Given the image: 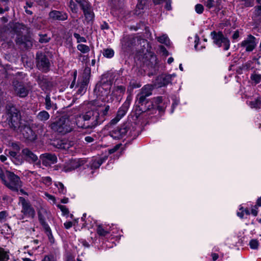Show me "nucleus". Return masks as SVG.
Instances as JSON below:
<instances>
[{
	"mask_svg": "<svg viewBox=\"0 0 261 261\" xmlns=\"http://www.w3.org/2000/svg\"><path fill=\"white\" fill-rule=\"evenodd\" d=\"M103 122L102 117H100L99 111L93 109L88 111L79 116L76 120L79 127L86 129H93Z\"/></svg>",
	"mask_w": 261,
	"mask_h": 261,
	"instance_id": "nucleus-1",
	"label": "nucleus"
},
{
	"mask_svg": "<svg viewBox=\"0 0 261 261\" xmlns=\"http://www.w3.org/2000/svg\"><path fill=\"white\" fill-rule=\"evenodd\" d=\"M49 126L54 132L64 135L74 129V122L68 117L63 116L51 123Z\"/></svg>",
	"mask_w": 261,
	"mask_h": 261,
	"instance_id": "nucleus-2",
	"label": "nucleus"
},
{
	"mask_svg": "<svg viewBox=\"0 0 261 261\" xmlns=\"http://www.w3.org/2000/svg\"><path fill=\"white\" fill-rule=\"evenodd\" d=\"M139 135L136 126L126 122L110 132V136L114 139H120L125 136L136 138Z\"/></svg>",
	"mask_w": 261,
	"mask_h": 261,
	"instance_id": "nucleus-3",
	"label": "nucleus"
},
{
	"mask_svg": "<svg viewBox=\"0 0 261 261\" xmlns=\"http://www.w3.org/2000/svg\"><path fill=\"white\" fill-rule=\"evenodd\" d=\"M6 121L9 127L14 130H17L21 127L22 124L20 111L11 104L6 106Z\"/></svg>",
	"mask_w": 261,
	"mask_h": 261,
	"instance_id": "nucleus-4",
	"label": "nucleus"
},
{
	"mask_svg": "<svg viewBox=\"0 0 261 261\" xmlns=\"http://www.w3.org/2000/svg\"><path fill=\"white\" fill-rule=\"evenodd\" d=\"M6 176L8 180L3 178V175H0V177L3 180L4 184L10 190L13 191H18L19 189L22 187V181L19 177L15 175L13 172L7 171Z\"/></svg>",
	"mask_w": 261,
	"mask_h": 261,
	"instance_id": "nucleus-5",
	"label": "nucleus"
},
{
	"mask_svg": "<svg viewBox=\"0 0 261 261\" xmlns=\"http://www.w3.org/2000/svg\"><path fill=\"white\" fill-rule=\"evenodd\" d=\"M112 83L110 81H100L97 83L94 90V93L100 98L107 97L110 92Z\"/></svg>",
	"mask_w": 261,
	"mask_h": 261,
	"instance_id": "nucleus-6",
	"label": "nucleus"
},
{
	"mask_svg": "<svg viewBox=\"0 0 261 261\" xmlns=\"http://www.w3.org/2000/svg\"><path fill=\"white\" fill-rule=\"evenodd\" d=\"M211 36L213 42L219 47L222 46V44L224 46V49L227 50L230 47L229 40L224 36L222 32L213 31L211 33Z\"/></svg>",
	"mask_w": 261,
	"mask_h": 261,
	"instance_id": "nucleus-7",
	"label": "nucleus"
},
{
	"mask_svg": "<svg viewBox=\"0 0 261 261\" xmlns=\"http://www.w3.org/2000/svg\"><path fill=\"white\" fill-rule=\"evenodd\" d=\"M19 200L22 206L21 213L23 215L21 219H23L24 217L34 218L35 216V211L30 201L22 197H19Z\"/></svg>",
	"mask_w": 261,
	"mask_h": 261,
	"instance_id": "nucleus-8",
	"label": "nucleus"
},
{
	"mask_svg": "<svg viewBox=\"0 0 261 261\" xmlns=\"http://www.w3.org/2000/svg\"><path fill=\"white\" fill-rule=\"evenodd\" d=\"M75 2L83 10L87 22L88 23L92 22L94 18V14L90 3L86 0H75Z\"/></svg>",
	"mask_w": 261,
	"mask_h": 261,
	"instance_id": "nucleus-9",
	"label": "nucleus"
},
{
	"mask_svg": "<svg viewBox=\"0 0 261 261\" xmlns=\"http://www.w3.org/2000/svg\"><path fill=\"white\" fill-rule=\"evenodd\" d=\"M12 86L16 96L20 98H24L28 95L30 88L24 83L15 80L12 82Z\"/></svg>",
	"mask_w": 261,
	"mask_h": 261,
	"instance_id": "nucleus-10",
	"label": "nucleus"
},
{
	"mask_svg": "<svg viewBox=\"0 0 261 261\" xmlns=\"http://www.w3.org/2000/svg\"><path fill=\"white\" fill-rule=\"evenodd\" d=\"M153 86L152 85H146L140 90V92L137 95V99L139 104L143 106L144 103L148 102L147 97L152 94Z\"/></svg>",
	"mask_w": 261,
	"mask_h": 261,
	"instance_id": "nucleus-11",
	"label": "nucleus"
},
{
	"mask_svg": "<svg viewBox=\"0 0 261 261\" xmlns=\"http://www.w3.org/2000/svg\"><path fill=\"white\" fill-rule=\"evenodd\" d=\"M37 66L43 72H46L49 70L50 62L46 55L42 53H37L36 55Z\"/></svg>",
	"mask_w": 261,
	"mask_h": 261,
	"instance_id": "nucleus-12",
	"label": "nucleus"
},
{
	"mask_svg": "<svg viewBox=\"0 0 261 261\" xmlns=\"http://www.w3.org/2000/svg\"><path fill=\"white\" fill-rule=\"evenodd\" d=\"M241 46L245 48L247 52L253 51L257 45L256 38L253 35L249 34L240 44Z\"/></svg>",
	"mask_w": 261,
	"mask_h": 261,
	"instance_id": "nucleus-13",
	"label": "nucleus"
},
{
	"mask_svg": "<svg viewBox=\"0 0 261 261\" xmlns=\"http://www.w3.org/2000/svg\"><path fill=\"white\" fill-rule=\"evenodd\" d=\"M85 163V160L81 159L70 160L65 163L63 170L66 172H70L83 165Z\"/></svg>",
	"mask_w": 261,
	"mask_h": 261,
	"instance_id": "nucleus-14",
	"label": "nucleus"
},
{
	"mask_svg": "<svg viewBox=\"0 0 261 261\" xmlns=\"http://www.w3.org/2000/svg\"><path fill=\"white\" fill-rule=\"evenodd\" d=\"M20 131L26 141L32 142L36 140L37 136L30 126L25 125Z\"/></svg>",
	"mask_w": 261,
	"mask_h": 261,
	"instance_id": "nucleus-15",
	"label": "nucleus"
},
{
	"mask_svg": "<svg viewBox=\"0 0 261 261\" xmlns=\"http://www.w3.org/2000/svg\"><path fill=\"white\" fill-rule=\"evenodd\" d=\"M42 164L45 166H50L57 162V156L54 154L45 153L41 156Z\"/></svg>",
	"mask_w": 261,
	"mask_h": 261,
	"instance_id": "nucleus-16",
	"label": "nucleus"
},
{
	"mask_svg": "<svg viewBox=\"0 0 261 261\" xmlns=\"http://www.w3.org/2000/svg\"><path fill=\"white\" fill-rule=\"evenodd\" d=\"M48 15L50 18L54 20L64 21L68 19L67 14L63 11L52 10Z\"/></svg>",
	"mask_w": 261,
	"mask_h": 261,
	"instance_id": "nucleus-17",
	"label": "nucleus"
},
{
	"mask_svg": "<svg viewBox=\"0 0 261 261\" xmlns=\"http://www.w3.org/2000/svg\"><path fill=\"white\" fill-rule=\"evenodd\" d=\"M22 154L25 160L30 163H34L38 160L37 156L28 148L22 149Z\"/></svg>",
	"mask_w": 261,
	"mask_h": 261,
	"instance_id": "nucleus-18",
	"label": "nucleus"
},
{
	"mask_svg": "<svg viewBox=\"0 0 261 261\" xmlns=\"http://www.w3.org/2000/svg\"><path fill=\"white\" fill-rule=\"evenodd\" d=\"M17 44L28 48L32 46V42L25 36H18L16 39Z\"/></svg>",
	"mask_w": 261,
	"mask_h": 261,
	"instance_id": "nucleus-19",
	"label": "nucleus"
},
{
	"mask_svg": "<svg viewBox=\"0 0 261 261\" xmlns=\"http://www.w3.org/2000/svg\"><path fill=\"white\" fill-rule=\"evenodd\" d=\"M34 77L41 88H44L48 86L49 81L44 75L35 74Z\"/></svg>",
	"mask_w": 261,
	"mask_h": 261,
	"instance_id": "nucleus-20",
	"label": "nucleus"
},
{
	"mask_svg": "<svg viewBox=\"0 0 261 261\" xmlns=\"http://www.w3.org/2000/svg\"><path fill=\"white\" fill-rule=\"evenodd\" d=\"M203 4L207 9L210 10L215 8L218 11L220 10L221 0H203Z\"/></svg>",
	"mask_w": 261,
	"mask_h": 261,
	"instance_id": "nucleus-21",
	"label": "nucleus"
},
{
	"mask_svg": "<svg viewBox=\"0 0 261 261\" xmlns=\"http://www.w3.org/2000/svg\"><path fill=\"white\" fill-rule=\"evenodd\" d=\"M176 75L165 74L161 75L159 78L160 86H165L171 83L173 77H175Z\"/></svg>",
	"mask_w": 261,
	"mask_h": 261,
	"instance_id": "nucleus-22",
	"label": "nucleus"
},
{
	"mask_svg": "<svg viewBox=\"0 0 261 261\" xmlns=\"http://www.w3.org/2000/svg\"><path fill=\"white\" fill-rule=\"evenodd\" d=\"M50 118L49 114L45 110L40 111L36 115V119L38 121L45 123Z\"/></svg>",
	"mask_w": 261,
	"mask_h": 261,
	"instance_id": "nucleus-23",
	"label": "nucleus"
},
{
	"mask_svg": "<svg viewBox=\"0 0 261 261\" xmlns=\"http://www.w3.org/2000/svg\"><path fill=\"white\" fill-rule=\"evenodd\" d=\"M95 110H98L99 111L100 117H102L103 119V122L106 119V117L109 115V112L110 111V107L109 105L105 104L103 106H100Z\"/></svg>",
	"mask_w": 261,
	"mask_h": 261,
	"instance_id": "nucleus-24",
	"label": "nucleus"
},
{
	"mask_svg": "<svg viewBox=\"0 0 261 261\" xmlns=\"http://www.w3.org/2000/svg\"><path fill=\"white\" fill-rule=\"evenodd\" d=\"M129 106V102L126 101L124 103L119 109L117 116L120 119L125 115Z\"/></svg>",
	"mask_w": 261,
	"mask_h": 261,
	"instance_id": "nucleus-25",
	"label": "nucleus"
},
{
	"mask_svg": "<svg viewBox=\"0 0 261 261\" xmlns=\"http://www.w3.org/2000/svg\"><path fill=\"white\" fill-rule=\"evenodd\" d=\"M91 75V68L88 67H85L82 73L80 81H83L85 83H89Z\"/></svg>",
	"mask_w": 261,
	"mask_h": 261,
	"instance_id": "nucleus-26",
	"label": "nucleus"
},
{
	"mask_svg": "<svg viewBox=\"0 0 261 261\" xmlns=\"http://www.w3.org/2000/svg\"><path fill=\"white\" fill-rule=\"evenodd\" d=\"M39 221L43 228L47 227L49 226L45 222V216L47 215L45 210H39L38 213Z\"/></svg>",
	"mask_w": 261,
	"mask_h": 261,
	"instance_id": "nucleus-27",
	"label": "nucleus"
},
{
	"mask_svg": "<svg viewBox=\"0 0 261 261\" xmlns=\"http://www.w3.org/2000/svg\"><path fill=\"white\" fill-rule=\"evenodd\" d=\"M88 83H85L83 81L80 82L76 85V87L78 88L76 93L77 94L82 95L86 91Z\"/></svg>",
	"mask_w": 261,
	"mask_h": 261,
	"instance_id": "nucleus-28",
	"label": "nucleus"
},
{
	"mask_svg": "<svg viewBox=\"0 0 261 261\" xmlns=\"http://www.w3.org/2000/svg\"><path fill=\"white\" fill-rule=\"evenodd\" d=\"M45 109L47 110H50L51 108H54V110L57 109L56 104H54L50 100L49 95H47L45 98Z\"/></svg>",
	"mask_w": 261,
	"mask_h": 261,
	"instance_id": "nucleus-29",
	"label": "nucleus"
},
{
	"mask_svg": "<svg viewBox=\"0 0 261 261\" xmlns=\"http://www.w3.org/2000/svg\"><path fill=\"white\" fill-rule=\"evenodd\" d=\"M9 252L5 251L3 248H0V261H8L9 258Z\"/></svg>",
	"mask_w": 261,
	"mask_h": 261,
	"instance_id": "nucleus-30",
	"label": "nucleus"
},
{
	"mask_svg": "<svg viewBox=\"0 0 261 261\" xmlns=\"http://www.w3.org/2000/svg\"><path fill=\"white\" fill-rule=\"evenodd\" d=\"M141 86V84L139 82L133 79L129 82L128 90H133L134 89L140 88Z\"/></svg>",
	"mask_w": 261,
	"mask_h": 261,
	"instance_id": "nucleus-31",
	"label": "nucleus"
},
{
	"mask_svg": "<svg viewBox=\"0 0 261 261\" xmlns=\"http://www.w3.org/2000/svg\"><path fill=\"white\" fill-rule=\"evenodd\" d=\"M102 54L106 58H111L114 56V51L112 48H106L103 49Z\"/></svg>",
	"mask_w": 261,
	"mask_h": 261,
	"instance_id": "nucleus-32",
	"label": "nucleus"
},
{
	"mask_svg": "<svg viewBox=\"0 0 261 261\" xmlns=\"http://www.w3.org/2000/svg\"><path fill=\"white\" fill-rule=\"evenodd\" d=\"M77 48L83 54L87 53L90 51L89 47L83 44H80L77 45Z\"/></svg>",
	"mask_w": 261,
	"mask_h": 261,
	"instance_id": "nucleus-33",
	"label": "nucleus"
},
{
	"mask_svg": "<svg viewBox=\"0 0 261 261\" xmlns=\"http://www.w3.org/2000/svg\"><path fill=\"white\" fill-rule=\"evenodd\" d=\"M249 106L252 108L260 109L261 108V101L259 99H256L254 101H250Z\"/></svg>",
	"mask_w": 261,
	"mask_h": 261,
	"instance_id": "nucleus-34",
	"label": "nucleus"
},
{
	"mask_svg": "<svg viewBox=\"0 0 261 261\" xmlns=\"http://www.w3.org/2000/svg\"><path fill=\"white\" fill-rule=\"evenodd\" d=\"M68 6L70 8L72 12L75 13L77 12L78 8H77V5L73 2V0H69Z\"/></svg>",
	"mask_w": 261,
	"mask_h": 261,
	"instance_id": "nucleus-35",
	"label": "nucleus"
},
{
	"mask_svg": "<svg viewBox=\"0 0 261 261\" xmlns=\"http://www.w3.org/2000/svg\"><path fill=\"white\" fill-rule=\"evenodd\" d=\"M43 228L45 231V233H46L47 236H48L49 242L51 243H53L54 242V238L52 234L51 231V229H50L49 226H48L47 228V227H44Z\"/></svg>",
	"mask_w": 261,
	"mask_h": 261,
	"instance_id": "nucleus-36",
	"label": "nucleus"
},
{
	"mask_svg": "<svg viewBox=\"0 0 261 261\" xmlns=\"http://www.w3.org/2000/svg\"><path fill=\"white\" fill-rule=\"evenodd\" d=\"M158 41L161 43L168 45L169 43V39L166 35H163L158 37Z\"/></svg>",
	"mask_w": 261,
	"mask_h": 261,
	"instance_id": "nucleus-37",
	"label": "nucleus"
},
{
	"mask_svg": "<svg viewBox=\"0 0 261 261\" xmlns=\"http://www.w3.org/2000/svg\"><path fill=\"white\" fill-rule=\"evenodd\" d=\"M12 162L16 165H20L23 163V158L20 154H17Z\"/></svg>",
	"mask_w": 261,
	"mask_h": 261,
	"instance_id": "nucleus-38",
	"label": "nucleus"
},
{
	"mask_svg": "<svg viewBox=\"0 0 261 261\" xmlns=\"http://www.w3.org/2000/svg\"><path fill=\"white\" fill-rule=\"evenodd\" d=\"M55 185L58 189L59 193L62 194H65L66 193V189L62 182H58Z\"/></svg>",
	"mask_w": 261,
	"mask_h": 261,
	"instance_id": "nucleus-39",
	"label": "nucleus"
},
{
	"mask_svg": "<svg viewBox=\"0 0 261 261\" xmlns=\"http://www.w3.org/2000/svg\"><path fill=\"white\" fill-rule=\"evenodd\" d=\"M251 80L256 84H258L261 81V74L253 73L251 75Z\"/></svg>",
	"mask_w": 261,
	"mask_h": 261,
	"instance_id": "nucleus-40",
	"label": "nucleus"
},
{
	"mask_svg": "<svg viewBox=\"0 0 261 261\" xmlns=\"http://www.w3.org/2000/svg\"><path fill=\"white\" fill-rule=\"evenodd\" d=\"M97 233L101 236H106L107 234L109 233V231L105 230V229L101 226L98 225L97 228Z\"/></svg>",
	"mask_w": 261,
	"mask_h": 261,
	"instance_id": "nucleus-41",
	"label": "nucleus"
},
{
	"mask_svg": "<svg viewBox=\"0 0 261 261\" xmlns=\"http://www.w3.org/2000/svg\"><path fill=\"white\" fill-rule=\"evenodd\" d=\"M163 98L162 96H158L153 98L152 103L154 104H151V108L154 109V107L155 106L159 105L162 103Z\"/></svg>",
	"mask_w": 261,
	"mask_h": 261,
	"instance_id": "nucleus-42",
	"label": "nucleus"
},
{
	"mask_svg": "<svg viewBox=\"0 0 261 261\" xmlns=\"http://www.w3.org/2000/svg\"><path fill=\"white\" fill-rule=\"evenodd\" d=\"M258 245L259 242L257 239H252L249 242L250 247L252 249H257Z\"/></svg>",
	"mask_w": 261,
	"mask_h": 261,
	"instance_id": "nucleus-43",
	"label": "nucleus"
},
{
	"mask_svg": "<svg viewBox=\"0 0 261 261\" xmlns=\"http://www.w3.org/2000/svg\"><path fill=\"white\" fill-rule=\"evenodd\" d=\"M73 36L76 39L77 42L80 43V42H84L86 43L87 42V40L86 38L84 37H81L80 34L77 33H74Z\"/></svg>",
	"mask_w": 261,
	"mask_h": 261,
	"instance_id": "nucleus-44",
	"label": "nucleus"
},
{
	"mask_svg": "<svg viewBox=\"0 0 261 261\" xmlns=\"http://www.w3.org/2000/svg\"><path fill=\"white\" fill-rule=\"evenodd\" d=\"M50 38L48 37L47 35H42L40 36V38L39 39V42L41 43H45L49 42Z\"/></svg>",
	"mask_w": 261,
	"mask_h": 261,
	"instance_id": "nucleus-45",
	"label": "nucleus"
},
{
	"mask_svg": "<svg viewBox=\"0 0 261 261\" xmlns=\"http://www.w3.org/2000/svg\"><path fill=\"white\" fill-rule=\"evenodd\" d=\"M42 261H57L56 257L52 254L44 256Z\"/></svg>",
	"mask_w": 261,
	"mask_h": 261,
	"instance_id": "nucleus-46",
	"label": "nucleus"
},
{
	"mask_svg": "<svg viewBox=\"0 0 261 261\" xmlns=\"http://www.w3.org/2000/svg\"><path fill=\"white\" fill-rule=\"evenodd\" d=\"M195 10L197 13L200 14L203 13L204 7L202 5L198 4L195 6Z\"/></svg>",
	"mask_w": 261,
	"mask_h": 261,
	"instance_id": "nucleus-47",
	"label": "nucleus"
},
{
	"mask_svg": "<svg viewBox=\"0 0 261 261\" xmlns=\"http://www.w3.org/2000/svg\"><path fill=\"white\" fill-rule=\"evenodd\" d=\"M41 180L44 184L47 186L51 184V178L49 176L43 177L41 178Z\"/></svg>",
	"mask_w": 261,
	"mask_h": 261,
	"instance_id": "nucleus-48",
	"label": "nucleus"
},
{
	"mask_svg": "<svg viewBox=\"0 0 261 261\" xmlns=\"http://www.w3.org/2000/svg\"><path fill=\"white\" fill-rule=\"evenodd\" d=\"M254 13L256 17L261 16V5L254 7Z\"/></svg>",
	"mask_w": 261,
	"mask_h": 261,
	"instance_id": "nucleus-49",
	"label": "nucleus"
},
{
	"mask_svg": "<svg viewBox=\"0 0 261 261\" xmlns=\"http://www.w3.org/2000/svg\"><path fill=\"white\" fill-rule=\"evenodd\" d=\"M58 207L60 209V210L63 213V215H67L69 213L68 209L64 205H58Z\"/></svg>",
	"mask_w": 261,
	"mask_h": 261,
	"instance_id": "nucleus-50",
	"label": "nucleus"
},
{
	"mask_svg": "<svg viewBox=\"0 0 261 261\" xmlns=\"http://www.w3.org/2000/svg\"><path fill=\"white\" fill-rule=\"evenodd\" d=\"M11 147H12V148L16 151H19L20 149V146H19V145L18 143H16V142H13L11 143Z\"/></svg>",
	"mask_w": 261,
	"mask_h": 261,
	"instance_id": "nucleus-51",
	"label": "nucleus"
},
{
	"mask_svg": "<svg viewBox=\"0 0 261 261\" xmlns=\"http://www.w3.org/2000/svg\"><path fill=\"white\" fill-rule=\"evenodd\" d=\"M245 7H252L254 5V0H245L244 4Z\"/></svg>",
	"mask_w": 261,
	"mask_h": 261,
	"instance_id": "nucleus-52",
	"label": "nucleus"
},
{
	"mask_svg": "<svg viewBox=\"0 0 261 261\" xmlns=\"http://www.w3.org/2000/svg\"><path fill=\"white\" fill-rule=\"evenodd\" d=\"M8 153L12 161L18 154L16 151L12 150L9 151Z\"/></svg>",
	"mask_w": 261,
	"mask_h": 261,
	"instance_id": "nucleus-53",
	"label": "nucleus"
},
{
	"mask_svg": "<svg viewBox=\"0 0 261 261\" xmlns=\"http://www.w3.org/2000/svg\"><path fill=\"white\" fill-rule=\"evenodd\" d=\"M8 213L6 211H2L0 212V221H2L8 216Z\"/></svg>",
	"mask_w": 261,
	"mask_h": 261,
	"instance_id": "nucleus-54",
	"label": "nucleus"
},
{
	"mask_svg": "<svg viewBox=\"0 0 261 261\" xmlns=\"http://www.w3.org/2000/svg\"><path fill=\"white\" fill-rule=\"evenodd\" d=\"M120 146H121V144H117L113 148L109 149V153L112 154V153H114L120 148Z\"/></svg>",
	"mask_w": 261,
	"mask_h": 261,
	"instance_id": "nucleus-55",
	"label": "nucleus"
},
{
	"mask_svg": "<svg viewBox=\"0 0 261 261\" xmlns=\"http://www.w3.org/2000/svg\"><path fill=\"white\" fill-rule=\"evenodd\" d=\"M171 2L170 0H167L166 2L165 8L167 10H171L172 9L171 7Z\"/></svg>",
	"mask_w": 261,
	"mask_h": 261,
	"instance_id": "nucleus-56",
	"label": "nucleus"
},
{
	"mask_svg": "<svg viewBox=\"0 0 261 261\" xmlns=\"http://www.w3.org/2000/svg\"><path fill=\"white\" fill-rule=\"evenodd\" d=\"M120 120V119L116 116L114 118L111 120L110 124L114 125L116 124Z\"/></svg>",
	"mask_w": 261,
	"mask_h": 261,
	"instance_id": "nucleus-57",
	"label": "nucleus"
},
{
	"mask_svg": "<svg viewBox=\"0 0 261 261\" xmlns=\"http://www.w3.org/2000/svg\"><path fill=\"white\" fill-rule=\"evenodd\" d=\"M100 28L102 30H108L109 29V26L108 23L105 21L102 23V24H101Z\"/></svg>",
	"mask_w": 261,
	"mask_h": 261,
	"instance_id": "nucleus-58",
	"label": "nucleus"
},
{
	"mask_svg": "<svg viewBox=\"0 0 261 261\" xmlns=\"http://www.w3.org/2000/svg\"><path fill=\"white\" fill-rule=\"evenodd\" d=\"M64 225L66 229H69L72 227V223L70 221L66 222L64 223Z\"/></svg>",
	"mask_w": 261,
	"mask_h": 261,
	"instance_id": "nucleus-59",
	"label": "nucleus"
},
{
	"mask_svg": "<svg viewBox=\"0 0 261 261\" xmlns=\"http://www.w3.org/2000/svg\"><path fill=\"white\" fill-rule=\"evenodd\" d=\"M116 90L119 91L120 93H124L125 92V88L123 86H119L117 87Z\"/></svg>",
	"mask_w": 261,
	"mask_h": 261,
	"instance_id": "nucleus-60",
	"label": "nucleus"
},
{
	"mask_svg": "<svg viewBox=\"0 0 261 261\" xmlns=\"http://www.w3.org/2000/svg\"><path fill=\"white\" fill-rule=\"evenodd\" d=\"M239 37V31H236L232 35V38L233 39H237Z\"/></svg>",
	"mask_w": 261,
	"mask_h": 261,
	"instance_id": "nucleus-61",
	"label": "nucleus"
},
{
	"mask_svg": "<svg viewBox=\"0 0 261 261\" xmlns=\"http://www.w3.org/2000/svg\"><path fill=\"white\" fill-rule=\"evenodd\" d=\"M119 2V0H109V2L113 6H116Z\"/></svg>",
	"mask_w": 261,
	"mask_h": 261,
	"instance_id": "nucleus-62",
	"label": "nucleus"
},
{
	"mask_svg": "<svg viewBox=\"0 0 261 261\" xmlns=\"http://www.w3.org/2000/svg\"><path fill=\"white\" fill-rule=\"evenodd\" d=\"M85 140L88 143H91L94 141V139L90 136H87L85 138Z\"/></svg>",
	"mask_w": 261,
	"mask_h": 261,
	"instance_id": "nucleus-63",
	"label": "nucleus"
},
{
	"mask_svg": "<svg viewBox=\"0 0 261 261\" xmlns=\"http://www.w3.org/2000/svg\"><path fill=\"white\" fill-rule=\"evenodd\" d=\"M211 256L212 257L213 261L216 260L219 257L218 254L216 253H212Z\"/></svg>",
	"mask_w": 261,
	"mask_h": 261,
	"instance_id": "nucleus-64",
	"label": "nucleus"
}]
</instances>
